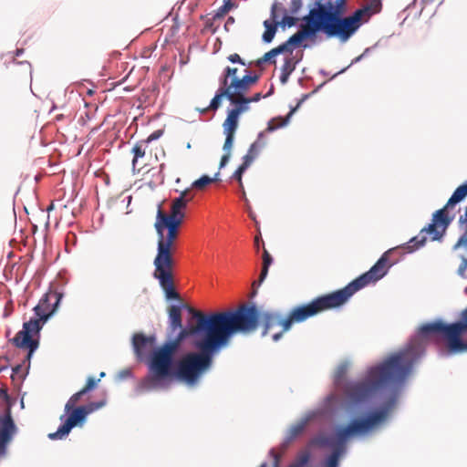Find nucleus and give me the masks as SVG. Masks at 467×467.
Wrapping results in <instances>:
<instances>
[{"label":"nucleus","instance_id":"nucleus-6","mask_svg":"<svg viewBox=\"0 0 467 467\" xmlns=\"http://www.w3.org/2000/svg\"><path fill=\"white\" fill-rule=\"evenodd\" d=\"M63 294L57 290H48L34 307L35 318H31L23 324V329L16 333L12 343L23 349H27L26 358L29 360L33 352L38 348L39 332L47 320L57 310Z\"/></svg>","mask_w":467,"mask_h":467},{"label":"nucleus","instance_id":"nucleus-59","mask_svg":"<svg viewBox=\"0 0 467 467\" xmlns=\"http://www.w3.org/2000/svg\"><path fill=\"white\" fill-rule=\"evenodd\" d=\"M101 378L105 376V372H101L99 375Z\"/></svg>","mask_w":467,"mask_h":467},{"label":"nucleus","instance_id":"nucleus-46","mask_svg":"<svg viewBox=\"0 0 467 467\" xmlns=\"http://www.w3.org/2000/svg\"><path fill=\"white\" fill-rule=\"evenodd\" d=\"M227 59L231 63H238V64H241L243 66L246 65V63L244 61V59H242L241 57L237 53H234V54L229 55L227 57Z\"/></svg>","mask_w":467,"mask_h":467},{"label":"nucleus","instance_id":"nucleus-58","mask_svg":"<svg viewBox=\"0 0 467 467\" xmlns=\"http://www.w3.org/2000/svg\"><path fill=\"white\" fill-rule=\"evenodd\" d=\"M143 166H146V163H142L141 166L138 170L140 171Z\"/></svg>","mask_w":467,"mask_h":467},{"label":"nucleus","instance_id":"nucleus-38","mask_svg":"<svg viewBox=\"0 0 467 467\" xmlns=\"http://www.w3.org/2000/svg\"><path fill=\"white\" fill-rule=\"evenodd\" d=\"M214 181L215 179L211 178L208 175H203L192 183V188L202 191Z\"/></svg>","mask_w":467,"mask_h":467},{"label":"nucleus","instance_id":"nucleus-55","mask_svg":"<svg viewBox=\"0 0 467 467\" xmlns=\"http://www.w3.org/2000/svg\"><path fill=\"white\" fill-rule=\"evenodd\" d=\"M259 241H260V238L258 236H256L254 238V245H255L256 249L259 248Z\"/></svg>","mask_w":467,"mask_h":467},{"label":"nucleus","instance_id":"nucleus-33","mask_svg":"<svg viewBox=\"0 0 467 467\" xmlns=\"http://www.w3.org/2000/svg\"><path fill=\"white\" fill-rule=\"evenodd\" d=\"M264 26L265 27V31L263 34V40L265 43H270L275 37L278 23H271L269 20H265L264 22Z\"/></svg>","mask_w":467,"mask_h":467},{"label":"nucleus","instance_id":"nucleus-12","mask_svg":"<svg viewBox=\"0 0 467 467\" xmlns=\"http://www.w3.org/2000/svg\"><path fill=\"white\" fill-rule=\"evenodd\" d=\"M396 404V399L389 400L380 409L376 410L367 416L352 420L348 425L337 429L336 438H349L356 434H364L377 429L389 417Z\"/></svg>","mask_w":467,"mask_h":467},{"label":"nucleus","instance_id":"nucleus-42","mask_svg":"<svg viewBox=\"0 0 467 467\" xmlns=\"http://www.w3.org/2000/svg\"><path fill=\"white\" fill-rule=\"evenodd\" d=\"M297 18L294 16H290L287 15H285L282 18V20L279 22V25H282L283 26H293L296 24Z\"/></svg>","mask_w":467,"mask_h":467},{"label":"nucleus","instance_id":"nucleus-4","mask_svg":"<svg viewBox=\"0 0 467 467\" xmlns=\"http://www.w3.org/2000/svg\"><path fill=\"white\" fill-rule=\"evenodd\" d=\"M348 11V8L315 2L314 7L302 19L298 37L306 40L321 32L328 39L347 43L362 26L355 11L347 15Z\"/></svg>","mask_w":467,"mask_h":467},{"label":"nucleus","instance_id":"nucleus-45","mask_svg":"<svg viewBox=\"0 0 467 467\" xmlns=\"http://www.w3.org/2000/svg\"><path fill=\"white\" fill-rule=\"evenodd\" d=\"M0 400H3L6 404V408H11L10 398L7 393L6 388H0Z\"/></svg>","mask_w":467,"mask_h":467},{"label":"nucleus","instance_id":"nucleus-27","mask_svg":"<svg viewBox=\"0 0 467 467\" xmlns=\"http://www.w3.org/2000/svg\"><path fill=\"white\" fill-rule=\"evenodd\" d=\"M311 452L308 448L301 450L288 467H309Z\"/></svg>","mask_w":467,"mask_h":467},{"label":"nucleus","instance_id":"nucleus-21","mask_svg":"<svg viewBox=\"0 0 467 467\" xmlns=\"http://www.w3.org/2000/svg\"><path fill=\"white\" fill-rule=\"evenodd\" d=\"M154 342V337H146L143 334H135L132 338V343L136 355L139 358H142L150 351Z\"/></svg>","mask_w":467,"mask_h":467},{"label":"nucleus","instance_id":"nucleus-26","mask_svg":"<svg viewBox=\"0 0 467 467\" xmlns=\"http://www.w3.org/2000/svg\"><path fill=\"white\" fill-rule=\"evenodd\" d=\"M170 327L172 330L182 327V309L178 306H171L168 310Z\"/></svg>","mask_w":467,"mask_h":467},{"label":"nucleus","instance_id":"nucleus-13","mask_svg":"<svg viewBox=\"0 0 467 467\" xmlns=\"http://www.w3.org/2000/svg\"><path fill=\"white\" fill-rule=\"evenodd\" d=\"M285 317L276 312H266L262 315L264 330L262 335H271L274 341H278L290 328L285 326Z\"/></svg>","mask_w":467,"mask_h":467},{"label":"nucleus","instance_id":"nucleus-17","mask_svg":"<svg viewBox=\"0 0 467 467\" xmlns=\"http://www.w3.org/2000/svg\"><path fill=\"white\" fill-rule=\"evenodd\" d=\"M330 440H312V443H320L324 444L329 441ZM337 442L335 443L333 447V451L331 454L327 458V460L324 462L323 467H338L339 459L343 456L345 453V441L348 440H335Z\"/></svg>","mask_w":467,"mask_h":467},{"label":"nucleus","instance_id":"nucleus-18","mask_svg":"<svg viewBox=\"0 0 467 467\" xmlns=\"http://www.w3.org/2000/svg\"><path fill=\"white\" fill-rule=\"evenodd\" d=\"M236 95L237 94L233 93V91L231 90V88L229 87L221 85L219 89L216 91L215 96L211 100L210 105L207 108L201 109V112L205 113L208 110L214 111V110L218 109L219 107L221 106L222 99L224 97L231 102V104H233V105H234V107H236Z\"/></svg>","mask_w":467,"mask_h":467},{"label":"nucleus","instance_id":"nucleus-2","mask_svg":"<svg viewBox=\"0 0 467 467\" xmlns=\"http://www.w3.org/2000/svg\"><path fill=\"white\" fill-rule=\"evenodd\" d=\"M420 356V347L414 343L410 344L381 364L371 368L364 380L348 383L344 389L346 399L352 404H360L378 391L403 381Z\"/></svg>","mask_w":467,"mask_h":467},{"label":"nucleus","instance_id":"nucleus-41","mask_svg":"<svg viewBox=\"0 0 467 467\" xmlns=\"http://www.w3.org/2000/svg\"><path fill=\"white\" fill-rule=\"evenodd\" d=\"M316 2H322L326 5L348 8V0H316Z\"/></svg>","mask_w":467,"mask_h":467},{"label":"nucleus","instance_id":"nucleus-52","mask_svg":"<svg viewBox=\"0 0 467 467\" xmlns=\"http://www.w3.org/2000/svg\"><path fill=\"white\" fill-rule=\"evenodd\" d=\"M10 440H0V456L5 453L7 442Z\"/></svg>","mask_w":467,"mask_h":467},{"label":"nucleus","instance_id":"nucleus-16","mask_svg":"<svg viewBox=\"0 0 467 467\" xmlns=\"http://www.w3.org/2000/svg\"><path fill=\"white\" fill-rule=\"evenodd\" d=\"M183 217H170L161 209V205H159L156 216V222L154 227L156 232H160L161 228L178 230L183 222Z\"/></svg>","mask_w":467,"mask_h":467},{"label":"nucleus","instance_id":"nucleus-7","mask_svg":"<svg viewBox=\"0 0 467 467\" xmlns=\"http://www.w3.org/2000/svg\"><path fill=\"white\" fill-rule=\"evenodd\" d=\"M164 235V229L161 228L158 234L157 254L153 265L155 267L153 276L159 280L160 285L169 299H179L180 296L175 291L172 275L174 266L173 253L176 250V240L179 235L178 230L167 229Z\"/></svg>","mask_w":467,"mask_h":467},{"label":"nucleus","instance_id":"nucleus-8","mask_svg":"<svg viewBox=\"0 0 467 467\" xmlns=\"http://www.w3.org/2000/svg\"><path fill=\"white\" fill-rule=\"evenodd\" d=\"M99 380V379L96 380L93 377H88L86 385L69 398L65 405L66 416L60 417V420H63L62 424L56 432L48 434V438H62L68 435L73 428L84 425L88 415L104 405L103 402H90L87 405L77 406L81 397L94 389Z\"/></svg>","mask_w":467,"mask_h":467},{"label":"nucleus","instance_id":"nucleus-43","mask_svg":"<svg viewBox=\"0 0 467 467\" xmlns=\"http://www.w3.org/2000/svg\"><path fill=\"white\" fill-rule=\"evenodd\" d=\"M176 199H182L183 203L187 205V203L193 199V195L191 193V189H185Z\"/></svg>","mask_w":467,"mask_h":467},{"label":"nucleus","instance_id":"nucleus-22","mask_svg":"<svg viewBox=\"0 0 467 467\" xmlns=\"http://www.w3.org/2000/svg\"><path fill=\"white\" fill-rule=\"evenodd\" d=\"M16 433V426L11 417V408H6L0 415V438H12Z\"/></svg>","mask_w":467,"mask_h":467},{"label":"nucleus","instance_id":"nucleus-10","mask_svg":"<svg viewBox=\"0 0 467 467\" xmlns=\"http://www.w3.org/2000/svg\"><path fill=\"white\" fill-rule=\"evenodd\" d=\"M229 342H207L203 347L198 348L199 352L186 354L179 361L175 376L188 385H194L202 375L208 370L213 363L214 354L218 353Z\"/></svg>","mask_w":467,"mask_h":467},{"label":"nucleus","instance_id":"nucleus-23","mask_svg":"<svg viewBox=\"0 0 467 467\" xmlns=\"http://www.w3.org/2000/svg\"><path fill=\"white\" fill-rule=\"evenodd\" d=\"M262 94L255 93L253 97L247 98L244 94H237L236 95V107L233 108L231 110H237L238 117L247 111L249 109V104L252 102H257L261 99Z\"/></svg>","mask_w":467,"mask_h":467},{"label":"nucleus","instance_id":"nucleus-44","mask_svg":"<svg viewBox=\"0 0 467 467\" xmlns=\"http://www.w3.org/2000/svg\"><path fill=\"white\" fill-rule=\"evenodd\" d=\"M303 3L302 0H291L290 4V13L292 15H296L302 8Z\"/></svg>","mask_w":467,"mask_h":467},{"label":"nucleus","instance_id":"nucleus-36","mask_svg":"<svg viewBox=\"0 0 467 467\" xmlns=\"http://www.w3.org/2000/svg\"><path fill=\"white\" fill-rule=\"evenodd\" d=\"M295 65L292 62L291 58L285 59L284 65L282 66L281 71V77L280 80L282 83H285L290 76V74L294 71Z\"/></svg>","mask_w":467,"mask_h":467},{"label":"nucleus","instance_id":"nucleus-49","mask_svg":"<svg viewBox=\"0 0 467 467\" xmlns=\"http://www.w3.org/2000/svg\"><path fill=\"white\" fill-rule=\"evenodd\" d=\"M346 373V368L344 367L340 368L336 375L335 382L337 385H339L340 380L343 379L344 375Z\"/></svg>","mask_w":467,"mask_h":467},{"label":"nucleus","instance_id":"nucleus-53","mask_svg":"<svg viewBox=\"0 0 467 467\" xmlns=\"http://www.w3.org/2000/svg\"><path fill=\"white\" fill-rule=\"evenodd\" d=\"M278 456L275 454L274 467H278ZM259 467H268V464L266 462H263Z\"/></svg>","mask_w":467,"mask_h":467},{"label":"nucleus","instance_id":"nucleus-30","mask_svg":"<svg viewBox=\"0 0 467 467\" xmlns=\"http://www.w3.org/2000/svg\"><path fill=\"white\" fill-rule=\"evenodd\" d=\"M147 141H139L137 142L134 147L132 148V153H133V160H132V166L133 169H136L139 160L143 158L146 155V151L148 149Z\"/></svg>","mask_w":467,"mask_h":467},{"label":"nucleus","instance_id":"nucleus-48","mask_svg":"<svg viewBox=\"0 0 467 467\" xmlns=\"http://www.w3.org/2000/svg\"><path fill=\"white\" fill-rule=\"evenodd\" d=\"M467 270V258L466 257H462V263L458 268V274L462 276V277H465L466 275H465V272Z\"/></svg>","mask_w":467,"mask_h":467},{"label":"nucleus","instance_id":"nucleus-60","mask_svg":"<svg viewBox=\"0 0 467 467\" xmlns=\"http://www.w3.org/2000/svg\"><path fill=\"white\" fill-rule=\"evenodd\" d=\"M426 4L431 2V0H423Z\"/></svg>","mask_w":467,"mask_h":467},{"label":"nucleus","instance_id":"nucleus-34","mask_svg":"<svg viewBox=\"0 0 467 467\" xmlns=\"http://www.w3.org/2000/svg\"><path fill=\"white\" fill-rule=\"evenodd\" d=\"M310 419L311 417L307 416L294 424L290 428V438H296V436L300 435L307 426Z\"/></svg>","mask_w":467,"mask_h":467},{"label":"nucleus","instance_id":"nucleus-50","mask_svg":"<svg viewBox=\"0 0 467 467\" xmlns=\"http://www.w3.org/2000/svg\"><path fill=\"white\" fill-rule=\"evenodd\" d=\"M230 158H231V152H224V154L221 158L220 168H223V166H225L228 163Z\"/></svg>","mask_w":467,"mask_h":467},{"label":"nucleus","instance_id":"nucleus-47","mask_svg":"<svg viewBox=\"0 0 467 467\" xmlns=\"http://www.w3.org/2000/svg\"><path fill=\"white\" fill-rule=\"evenodd\" d=\"M163 131L161 130H155L152 132L146 140H143L142 141H147V145L157 139H159L162 135Z\"/></svg>","mask_w":467,"mask_h":467},{"label":"nucleus","instance_id":"nucleus-25","mask_svg":"<svg viewBox=\"0 0 467 467\" xmlns=\"http://www.w3.org/2000/svg\"><path fill=\"white\" fill-rule=\"evenodd\" d=\"M300 102L296 105V108L292 109L289 113L286 115L285 118L277 117L272 119L267 125V128L265 129V132H272L279 128L285 127L288 122L290 117L295 113V111L299 107Z\"/></svg>","mask_w":467,"mask_h":467},{"label":"nucleus","instance_id":"nucleus-5","mask_svg":"<svg viewBox=\"0 0 467 467\" xmlns=\"http://www.w3.org/2000/svg\"><path fill=\"white\" fill-rule=\"evenodd\" d=\"M467 196V183L459 186L447 203L432 214L431 223L423 227L417 236L412 237L408 243L401 246H397L398 252L391 258L400 259L406 253H413L423 247L427 242V234L431 241H441L446 234V231L451 222L454 220L455 213H451L453 206Z\"/></svg>","mask_w":467,"mask_h":467},{"label":"nucleus","instance_id":"nucleus-3","mask_svg":"<svg viewBox=\"0 0 467 467\" xmlns=\"http://www.w3.org/2000/svg\"><path fill=\"white\" fill-rule=\"evenodd\" d=\"M398 251V248H391L386 251L368 272L350 282L342 289L318 296L308 304L294 307L288 316L285 317V327L291 328L296 323L304 322L321 312L344 305L356 292L370 283L381 279L388 273L389 269L399 262V258H391Z\"/></svg>","mask_w":467,"mask_h":467},{"label":"nucleus","instance_id":"nucleus-9","mask_svg":"<svg viewBox=\"0 0 467 467\" xmlns=\"http://www.w3.org/2000/svg\"><path fill=\"white\" fill-rule=\"evenodd\" d=\"M418 334L424 339L447 342L451 352L467 350V307L462 312L461 321L445 324L442 321L423 324Z\"/></svg>","mask_w":467,"mask_h":467},{"label":"nucleus","instance_id":"nucleus-40","mask_svg":"<svg viewBox=\"0 0 467 467\" xmlns=\"http://www.w3.org/2000/svg\"><path fill=\"white\" fill-rule=\"evenodd\" d=\"M25 372L22 371V365H17L13 368V374L11 375V379L13 381H16V379L21 381L26 377Z\"/></svg>","mask_w":467,"mask_h":467},{"label":"nucleus","instance_id":"nucleus-20","mask_svg":"<svg viewBox=\"0 0 467 467\" xmlns=\"http://www.w3.org/2000/svg\"><path fill=\"white\" fill-rule=\"evenodd\" d=\"M381 10L382 0H368L360 8L356 9L355 13L363 25L365 22H368L372 16L380 13Z\"/></svg>","mask_w":467,"mask_h":467},{"label":"nucleus","instance_id":"nucleus-19","mask_svg":"<svg viewBox=\"0 0 467 467\" xmlns=\"http://www.w3.org/2000/svg\"><path fill=\"white\" fill-rule=\"evenodd\" d=\"M259 79L257 75L246 74L243 78L230 80L229 88L234 94H245Z\"/></svg>","mask_w":467,"mask_h":467},{"label":"nucleus","instance_id":"nucleus-51","mask_svg":"<svg viewBox=\"0 0 467 467\" xmlns=\"http://www.w3.org/2000/svg\"><path fill=\"white\" fill-rule=\"evenodd\" d=\"M8 367V358L6 357L0 356V373L6 369Z\"/></svg>","mask_w":467,"mask_h":467},{"label":"nucleus","instance_id":"nucleus-39","mask_svg":"<svg viewBox=\"0 0 467 467\" xmlns=\"http://www.w3.org/2000/svg\"><path fill=\"white\" fill-rule=\"evenodd\" d=\"M285 10L283 9L282 6H279L276 5V4H274L272 5V8H271V23H278L280 21H278V18L280 16V14L283 13Z\"/></svg>","mask_w":467,"mask_h":467},{"label":"nucleus","instance_id":"nucleus-32","mask_svg":"<svg viewBox=\"0 0 467 467\" xmlns=\"http://www.w3.org/2000/svg\"><path fill=\"white\" fill-rule=\"evenodd\" d=\"M252 161L250 157H243V163L238 167V169L234 172L233 178L235 179L240 188H243V181L242 177L244 171L248 169V167L252 164Z\"/></svg>","mask_w":467,"mask_h":467},{"label":"nucleus","instance_id":"nucleus-56","mask_svg":"<svg viewBox=\"0 0 467 467\" xmlns=\"http://www.w3.org/2000/svg\"><path fill=\"white\" fill-rule=\"evenodd\" d=\"M241 189H242V192H243L242 197H245V192H244V187H243V188H241Z\"/></svg>","mask_w":467,"mask_h":467},{"label":"nucleus","instance_id":"nucleus-29","mask_svg":"<svg viewBox=\"0 0 467 467\" xmlns=\"http://www.w3.org/2000/svg\"><path fill=\"white\" fill-rule=\"evenodd\" d=\"M272 263H273V258H272L271 254L265 248H264L262 270H261L258 281L254 282L253 285H255L256 284H257V285H260L264 282V280L266 278V276L268 275V269Z\"/></svg>","mask_w":467,"mask_h":467},{"label":"nucleus","instance_id":"nucleus-35","mask_svg":"<svg viewBox=\"0 0 467 467\" xmlns=\"http://www.w3.org/2000/svg\"><path fill=\"white\" fill-rule=\"evenodd\" d=\"M234 6V4L232 0H223V5L220 6L213 15V20L215 21L223 18Z\"/></svg>","mask_w":467,"mask_h":467},{"label":"nucleus","instance_id":"nucleus-28","mask_svg":"<svg viewBox=\"0 0 467 467\" xmlns=\"http://www.w3.org/2000/svg\"><path fill=\"white\" fill-rule=\"evenodd\" d=\"M459 226L464 231L463 234L458 239L454 244L453 249L456 250L462 245H467V204L464 208L463 214H461L458 220Z\"/></svg>","mask_w":467,"mask_h":467},{"label":"nucleus","instance_id":"nucleus-11","mask_svg":"<svg viewBox=\"0 0 467 467\" xmlns=\"http://www.w3.org/2000/svg\"><path fill=\"white\" fill-rule=\"evenodd\" d=\"M176 351L164 343L152 351L148 367L149 373L142 381L146 389H162L169 385L173 377L172 364Z\"/></svg>","mask_w":467,"mask_h":467},{"label":"nucleus","instance_id":"nucleus-37","mask_svg":"<svg viewBox=\"0 0 467 467\" xmlns=\"http://www.w3.org/2000/svg\"><path fill=\"white\" fill-rule=\"evenodd\" d=\"M237 68L236 67H225L224 71H223V78H221V85L223 86H225V87H229V79L231 78V80L233 78H239L237 76Z\"/></svg>","mask_w":467,"mask_h":467},{"label":"nucleus","instance_id":"nucleus-1","mask_svg":"<svg viewBox=\"0 0 467 467\" xmlns=\"http://www.w3.org/2000/svg\"><path fill=\"white\" fill-rule=\"evenodd\" d=\"M189 311L196 323L181 328L174 339L166 342L176 352L182 342L189 337H199L195 341V347L198 348L209 341L213 344L230 342L237 334H250L256 330L259 323V312L254 305L242 304L234 309L211 314H204L193 308H189Z\"/></svg>","mask_w":467,"mask_h":467},{"label":"nucleus","instance_id":"nucleus-57","mask_svg":"<svg viewBox=\"0 0 467 467\" xmlns=\"http://www.w3.org/2000/svg\"><path fill=\"white\" fill-rule=\"evenodd\" d=\"M361 57H362V55H361V56H359V57H358L356 58V61L360 60V58H361Z\"/></svg>","mask_w":467,"mask_h":467},{"label":"nucleus","instance_id":"nucleus-15","mask_svg":"<svg viewBox=\"0 0 467 467\" xmlns=\"http://www.w3.org/2000/svg\"><path fill=\"white\" fill-rule=\"evenodd\" d=\"M238 111L228 110L227 117L223 123L225 140L223 146L224 152H231L234 140V134L238 127Z\"/></svg>","mask_w":467,"mask_h":467},{"label":"nucleus","instance_id":"nucleus-31","mask_svg":"<svg viewBox=\"0 0 467 467\" xmlns=\"http://www.w3.org/2000/svg\"><path fill=\"white\" fill-rule=\"evenodd\" d=\"M187 205L183 203L182 199H173L171 205V213L168 214L170 217H183L184 209Z\"/></svg>","mask_w":467,"mask_h":467},{"label":"nucleus","instance_id":"nucleus-54","mask_svg":"<svg viewBox=\"0 0 467 467\" xmlns=\"http://www.w3.org/2000/svg\"><path fill=\"white\" fill-rule=\"evenodd\" d=\"M234 23V18L233 16H229V17L227 18V21H226L225 26H225V28L227 29V26H228L229 25H233Z\"/></svg>","mask_w":467,"mask_h":467},{"label":"nucleus","instance_id":"nucleus-14","mask_svg":"<svg viewBox=\"0 0 467 467\" xmlns=\"http://www.w3.org/2000/svg\"><path fill=\"white\" fill-rule=\"evenodd\" d=\"M300 30L291 36L285 43L266 52L262 57L258 58L255 62V66L261 67L264 63H275V57L284 52L292 53L296 47L302 46L304 41L303 36H299Z\"/></svg>","mask_w":467,"mask_h":467},{"label":"nucleus","instance_id":"nucleus-24","mask_svg":"<svg viewBox=\"0 0 467 467\" xmlns=\"http://www.w3.org/2000/svg\"><path fill=\"white\" fill-rule=\"evenodd\" d=\"M265 133V131L259 133L256 140L251 144L244 157H250L252 161H254V159L259 155L261 150L264 149L266 145Z\"/></svg>","mask_w":467,"mask_h":467}]
</instances>
